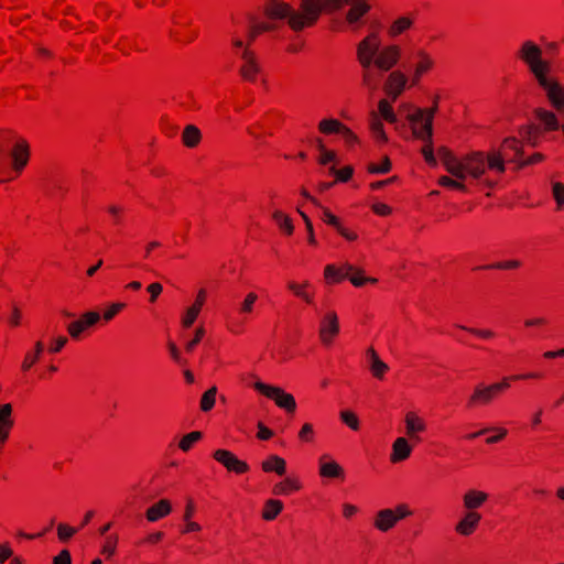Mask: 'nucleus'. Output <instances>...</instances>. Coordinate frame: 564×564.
Segmentation results:
<instances>
[{"label":"nucleus","mask_w":564,"mask_h":564,"mask_svg":"<svg viewBox=\"0 0 564 564\" xmlns=\"http://www.w3.org/2000/svg\"><path fill=\"white\" fill-rule=\"evenodd\" d=\"M346 4H349L350 9L346 12L345 19L352 26L370 10L366 0H300L296 9L289 3H275L268 13L273 18L288 19V25L294 32H301L313 26L322 12L339 11Z\"/></svg>","instance_id":"f257e3e1"},{"label":"nucleus","mask_w":564,"mask_h":564,"mask_svg":"<svg viewBox=\"0 0 564 564\" xmlns=\"http://www.w3.org/2000/svg\"><path fill=\"white\" fill-rule=\"evenodd\" d=\"M519 57L528 65L539 85L546 91V96L554 108H564V87L557 82L547 78L549 62L542 58V50L532 41H525L519 52Z\"/></svg>","instance_id":"f03ea898"},{"label":"nucleus","mask_w":564,"mask_h":564,"mask_svg":"<svg viewBox=\"0 0 564 564\" xmlns=\"http://www.w3.org/2000/svg\"><path fill=\"white\" fill-rule=\"evenodd\" d=\"M459 167L463 173L460 180H465L467 176L480 180L487 167L499 173H503L506 170L502 154L499 152L491 153L488 156H485L482 152H474L459 160Z\"/></svg>","instance_id":"7ed1b4c3"},{"label":"nucleus","mask_w":564,"mask_h":564,"mask_svg":"<svg viewBox=\"0 0 564 564\" xmlns=\"http://www.w3.org/2000/svg\"><path fill=\"white\" fill-rule=\"evenodd\" d=\"M349 281L357 288L362 286L366 282L376 283L377 279L362 276V271L356 269L350 263H344L340 268H336L333 264L325 267V279L327 281L339 282L344 279Z\"/></svg>","instance_id":"20e7f679"},{"label":"nucleus","mask_w":564,"mask_h":564,"mask_svg":"<svg viewBox=\"0 0 564 564\" xmlns=\"http://www.w3.org/2000/svg\"><path fill=\"white\" fill-rule=\"evenodd\" d=\"M30 155L29 144L24 140H19L10 152L7 151L4 142L0 140V172L8 167L7 158L12 160V167L17 173H20L28 164ZM2 181L0 180V183Z\"/></svg>","instance_id":"39448f33"},{"label":"nucleus","mask_w":564,"mask_h":564,"mask_svg":"<svg viewBox=\"0 0 564 564\" xmlns=\"http://www.w3.org/2000/svg\"><path fill=\"white\" fill-rule=\"evenodd\" d=\"M440 97L435 96L433 99V107L429 110L416 109L413 113L408 116V119L413 124H421L419 128H413V134L421 140L431 141L433 128L432 122L435 112L437 111V102Z\"/></svg>","instance_id":"423d86ee"},{"label":"nucleus","mask_w":564,"mask_h":564,"mask_svg":"<svg viewBox=\"0 0 564 564\" xmlns=\"http://www.w3.org/2000/svg\"><path fill=\"white\" fill-rule=\"evenodd\" d=\"M253 388L265 395L267 398L273 400L275 404L284 409L288 412H294L296 409V402L292 394L286 393L283 389L275 386H270L267 383H263L261 381H257L253 384Z\"/></svg>","instance_id":"0eeeda50"},{"label":"nucleus","mask_w":564,"mask_h":564,"mask_svg":"<svg viewBox=\"0 0 564 564\" xmlns=\"http://www.w3.org/2000/svg\"><path fill=\"white\" fill-rule=\"evenodd\" d=\"M378 33H370L357 45V58L362 68L372 67L376 56L380 50Z\"/></svg>","instance_id":"6e6552de"},{"label":"nucleus","mask_w":564,"mask_h":564,"mask_svg":"<svg viewBox=\"0 0 564 564\" xmlns=\"http://www.w3.org/2000/svg\"><path fill=\"white\" fill-rule=\"evenodd\" d=\"M214 458L225 466L229 471L243 474L249 470L246 462L240 460L236 455L227 449H218L214 453Z\"/></svg>","instance_id":"1a4fd4ad"},{"label":"nucleus","mask_w":564,"mask_h":564,"mask_svg":"<svg viewBox=\"0 0 564 564\" xmlns=\"http://www.w3.org/2000/svg\"><path fill=\"white\" fill-rule=\"evenodd\" d=\"M399 58L400 48L397 45H390L383 50H379L372 65L381 72H387L398 63Z\"/></svg>","instance_id":"9d476101"},{"label":"nucleus","mask_w":564,"mask_h":564,"mask_svg":"<svg viewBox=\"0 0 564 564\" xmlns=\"http://www.w3.org/2000/svg\"><path fill=\"white\" fill-rule=\"evenodd\" d=\"M339 332L338 317L335 312H328L325 314L321 322L319 337L325 345H329L332 339Z\"/></svg>","instance_id":"9b49d317"},{"label":"nucleus","mask_w":564,"mask_h":564,"mask_svg":"<svg viewBox=\"0 0 564 564\" xmlns=\"http://www.w3.org/2000/svg\"><path fill=\"white\" fill-rule=\"evenodd\" d=\"M239 55L245 62L240 67L241 76L247 80H254L256 74L260 72V66L257 62L254 53L249 48H245L239 53Z\"/></svg>","instance_id":"f8f14e48"},{"label":"nucleus","mask_w":564,"mask_h":564,"mask_svg":"<svg viewBox=\"0 0 564 564\" xmlns=\"http://www.w3.org/2000/svg\"><path fill=\"white\" fill-rule=\"evenodd\" d=\"M406 84V77L401 72H392L384 85L386 93L394 101L403 91Z\"/></svg>","instance_id":"ddd939ff"},{"label":"nucleus","mask_w":564,"mask_h":564,"mask_svg":"<svg viewBox=\"0 0 564 564\" xmlns=\"http://www.w3.org/2000/svg\"><path fill=\"white\" fill-rule=\"evenodd\" d=\"M437 154L446 171L456 178H462L463 173L459 167V160L446 148H440Z\"/></svg>","instance_id":"4468645a"},{"label":"nucleus","mask_w":564,"mask_h":564,"mask_svg":"<svg viewBox=\"0 0 564 564\" xmlns=\"http://www.w3.org/2000/svg\"><path fill=\"white\" fill-rule=\"evenodd\" d=\"M488 499L484 491L469 489L463 496V506L468 512H476Z\"/></svg>","instance_id":"2eb2a0df"},{"label":"nucleus","mask_w":564,"mask_h":564,"mask_svg":"<svg viewBox=\"0 0 564 564\" xmlns=\"http://www.w3.org/2000/svg\"><path fill=\"white\" fill-rule=\"evenodd\" d=\"M397 518L392 509L386 508L377 512L373 525L380 532H388L397 524Z\"/></svg>","instance_id":"dca6fc26"},{"label":"nucleus","mask_w":564,"mask_h":564,"mask_svg":"<svg viewBox=\"0 0 564 564\" xmlns=\"http://www.w3.org/2000/svg\"><path fill=\"white\" fill-rule=\"evenodd\" d=\"M480 519L481 516L478 512L467 511L455 529L462 535H470L476 530Z\"/></svg>","instance_id":"f3484780"},{"label":"nucleus","mask_w":564,"mask_h":564,"mask_svg":"<svg viewBox=\"0 0 564 564\" xmlns=\"http://www.w3.org/2000/svg\"><path fill=\"white\" fill-rule=\"evenodd\" d=\"M415 57H417V63L414 65V74L412 77V84L416 85L421 78V76L426 73L434 64L432 57L424 51L419 50L415 52Z\"/></svg>","instance_id":"a211bd4d"},{"label":"nucleus","mask_w":564,"mask_h":564,"mask_svg":"<svg viewBox=\"0 0 564 564\" xmlns=\"http://www.w3.org/2000/svg\"><path fill=\"white\" fill-rule=\"evenodd\" d=\"M172 511V505L166 499H161L153 506H151L147 512L145 517L147 520L150 522H156L161 520L162 518L169 516Z\"/></svg>","instance_id":"6ab92c4d"},{"label":"nucleus","mask_w":564,"mask_h":564,"mask_svg":"<svg viewBox=\"0 0 564 564\" xmlns=\"http://www.w3.org/2000/svg\"><path fill=\"white\" fill-rule=\"evenodd\" d=\"M404 422L406 435L415 441H420L417 433L425 431L426 425L424 421L421 417H419L415 413L409 412L405 415Z\"/></svg>","instance_id":"aec40b11"},{"label":"nucleus","mask_w":564,"mask_h":564,"mask_svg":"<svg viewBox=\"0 0 564 564\" xmlns=\"http://www.w3.org/2000/svg\"><path fill=\"white\" fill-rule=\"evenodd\" d=\"M412 453V447L408 440L398 437L392 444V453L390 459L392 463H399L406 459Z\"/></svg>","instance_id":"412c9836"},{"label":"nucleus","mask_w":564,"mask_h":564,"mask_svg":"<svg viewBox=\"0 0 564 564\" xmlns=\"http://www.w3.org/2000/svg\"><path fill=\"white\" fill-rule=\"evenodd\" d=\"M205 295H206L205 290H200L198 292L195 303L191 307L187 308L185 315L182 318V324L184 327L188 328L194 324V322L197 318V316L202 310V306L204 304Z\"/></svg>","instance_id":"4be33fe9"},{"label":"nucleus","mask_w":564,"mask_h":564,"mask_svg":"<svg viewBox=\"0 0 564 564\" xmlns=\"http://www.w3.org/2000/svg\"><path fill=\"white\" fill-rule=\"evenodd\" d=\"M367 356L370 361V370L372 375L378 379H382L386 371L389 369L388 365L379 358L373 348H369L367 350Z\"/></svg>","instance_id":"5701e85b"},{"label":"nucleus","mask_w":564,"mask_h":564,"mask_svg":"<svg viewBox=\"0 0 564 564\" xmlns=\"http://www.w3.org/2000/svg\"><path fill=\"white\" fill-rule=\"evenodd\" d=\"M262 469L265 473L275 471L278 475L282 476L286 471V463L282 457L271 455L267 460L262 462Z\"/></svg>","instance_id":"b1692460"},{"label":"nucleus","mask_w":564,"mask_h":564,"mask_svg":"<svg viewBox=\"0 0 564 564\" xmlns=\"http://www.w3.org/2000/svg\"><path fill=\"white\" fill-rule=\"evenodd\" d=\"M381 70H373L371 67L362 68V84L369 89L372 94L379 87L381 80Z\"/></svg>","instance_id":"393cba45"},{"label":"nucleus","mask_w":564,"mask_h":564,"mask_svg":"<svg viewBox=\"0 0 564 564\" xmlns=\"http://www.w3.org/2000/svg\"><path fill=\"white\" fill-rule=\"evenodd\" d=\"M202 139L200 130L194 124H187L182 133V141L187 148H195Z\"/></svg>","instance_id":"a878e982"},{"label":"nucleus","mask_w":564,"mask_h":564,"mask_svg":"<svg viewBox=\"0 0 564 564\" xmlns=\"http://www.w3.org/2000/svg\"><path fill=\"white\" fill-rule=\"evenodd\" d=\"M494 395L487 386L479 384L475 388L469 399V404H488L492 401Z\"/></svg>","instance_id":"bb28decb"},{"label":"nucleus","mask_w":564,"mask_h":564,"mask_svg":"<svg viewBox=\"0 0 564 564\" xmlns=\"http://www.w3.org/2000/svg\"><path fill=\"white\" fill-rule=\"evenodd\" d=\"M535 112L538 119L545 127V129L557 130L560 128L558 121L553 112L544 109H538Z\"/></svg>","instance_id":"cd10ccee"},{"label":"nucleus","mask_w":564,"mask_h":564,"mask_svg":"<svg viewBox=\"0 0 564 564\" xmlns=\"http://www.w3.org/2000/svg\"><path fill=\"white\" fill-rule=\"evenodd\" d=\"M319 474L323 477L338 478L344 475V470L336 462H321Z\"/></svg>","instance_id":"c85d7f7f"},{"label":"nucleus","mask_w":564,"mask_h":564,"mask_svg":"<svg viewBox=\"0 0 564 564\" xmlns=\"http://www.w3.org/2000/svg\"><path fill=\"white\" fill-rule=\"evenodd\" d=\"M283 503L280 500L270 499L265 502L262 517L267 521H271L282 511Z\"/></svg>","instance_id":"c756f323"},{"label":"nucleus","mask_w":564,"mask_h":564,"mask_svg":"<svg viewBox=\"0 0 564 564\" xmlns=\"http://www.w3.org/2000/svg\"><path fill=\"white\" fill-rule=\"evenodd\" d=\"M300 489V484L292 478H286L285 480L276 484L273 487V494L274 495H288L292 490Z\"/></svg>","instance_id":"7c9ffc66"},{"label":"nucleus","mask_w":564,"mask_h":564,"mask_svg":"<svg viewBox=\"0 0 564 564\" xmlns=\"http://www.w3.org/2000/svg\"><path fill=\"white\" fill-rule=\"evenodd\" d=\"M344 124L336 119H324L319 122L318 128L323 133H340Z\"/></svg>","instance_id":"2f4dec72"},{"label":"nucleus","mask_w":564,"mask_h":564,"mask_svg":"<svg viewBox=\"0 0 564 564\" xmlns=\"http://www.w3.org/2000/svg\"><path fill=\"white\" fill-rule=\"evenodd\" d=\"M12 405L10 403L0 404V429H11L13 426Z\"/></svg>","instance_id":"473e14b6"},{"label":"nucleus","mask_w":564,"mask_h":564,"mask_svg":"<svg viewBox=\"0 0 564 564\" xmlns=\"http://www.w3.org/2000/svg\"><path fill=\"white\" fill-rule=\"evenodd\" d=\"M371 116H372V119L370 122V129L372 131L373 137L379 141L386 142L387 135L384 133L383 124H382L380 118L375 112H372Z\"/></svg>","instance_id":"72a5a7b5"},{"label":"nucleus","mask_w":564,"mask_h":564,"mask_svg":"<svg viewBox=\"0 0 564 564\" xmlns=\"http://www.w3.org/2000/svg\"><path fill=\"white\" fill-rule=\"evenodd\" d=\"M43 349H44L43 343L40 340L36 341L34 354H31V352L26 354L24 361L22 364V369L25 371L29 370L37 361L41 354L43 352Z\"/></svg>","instance_id":"f704fd0d"},{"label":"nucleus","mask_w":564,"mask_h":564,"mask_svg":"<svg viewBox=\"0 0 564 564\" xmlns=\"http://www.w3.org/2000/svg\"><path fill=\"white\" fill-rule=\"evenodd\" d=\"M216 394H217L216 387H212L203 394L202 400H200L202 411L208 412L214 408Z\"/></svg>","instance_id":"c9c22d12"},{"label":"nucleus","mask_w":564,"mask_h":564,"mask_svg":"<svg viewBox=\"0 0 564 564\" xmlns=\"http://www.w3.org/2000/svg\"><path fill=\"white\" fill-rule=\"evenodd\" d=\"M273 219L285 234L291 235L293 232V225L291 219L283 213L276 210L273 213Z\"/></svg>","instance_id":"e433bc0d"},{"label":"nucleus","mask_w":564,"mask_h":564,"mask_svg":"<svg viewBox=\"0 0 564 564\" xmlns=\"http://www.w3.org/2000/svg\"><path fill=\"white\" fill-rule=\"evenodd\" d=\"M412 25V20L408 17L399 18L393 22L391 28L389 29V34L391 36H397L398 34L402 33L406 29H409Z\"/></svg>","instance_id":"4c0bfd02"},{"label":"nucleus","mask_w":564,"mask_h":564,"mask_svg":"<svg viewBox=\"0 0 564 564\" xmlns=\"http://www.w3.org/2000/svg\"><path fill=\"white\" fill-rule=\"evenodd\" d=\"M202 436H203V434L198 431L191 432L182 437L178 446L183 452H187L191 449V447L193 446V444L195 442H197L202 438Z\"/></svg>","instance_id":"58836bf2"},{"label":"nucleus","mask_w":564,"mask_h":564,"mask_svg":"<svg viewBox=\"0 0 564 564\" xmlns=\"http://www.w3.org/2000/svg\"><path fill=\"white\" fill-rule=\"evenodd\" d=\"M379 112L380 116L388 122L394 123L397 121V116L393 112L392 107L386 99H381L379 101Z\"/></svg>","instance_id":"ea45409f"},{"label":"nucleus","mask_w":564,"mask_h":564,"mask_svg":"<svg viewBox=\"0 0 564 564\" xmlns=\"http://www.w3.org/2000/svg\"><path fill=\"white\" fill-rule=\"evenodd\" d=\"M118 544V535L111 534L108 535L102 544L101 553L106 555L108 558L111 557L115 552Z\"/></svg>","instance_id":"a19ab883"},{"label":"nucleus","mask_w":564,"mask_h":564,"mask_svg":"<svg viewBox=\"0 0 564 564\" xmlns=\"http://www.w3.org/2000/svg\"><path fill=\"white\" fill-rule=\"evenodd\" d=\"M464 180H458L455 177L451 178L448 176H441L438 180V184L445 187L455 188L458 191H466V185L463 183Z\"/></svg>","instance_id":"79ce46f5"},{"label":"nucleus","mask_w":564,"mask_h":564,"mask_svg":"<svg viewBox=\"0 0 564 564\" xmlns=\"http://www.w3.org/2000/svg\"><path fill=\"white\" fill-rule=\"evenodd\" d=\"M505 149H509L514 152L516 158L512 161L518 162L522 155V148L516 138H506L502 143Z\"/></svg>","instance_id":"37998d69"},{"label":"nucleus","mask_w":564,"mask_h":564,"mask_svg":"<svg viewBox=\"0 0 564 564\" xmlns=\"http://www.w3.org/2000/svg\"><path fill=\"white\" fill-rule=\"evenodd\" d=\"M340 419L351 430L357 431L359 429L358 417L352 412H350V411L340 412Z\"/></svg>","instance_id":"c03bdc74"},{"label":"nucleus","mask_w":564,"mask_h":564,"mask_svg":"<svg viewBox=\"0 0 564 564\" xmlns=\"http://www.w3.org/2000/svg\"><path fill=\"white\" fill-rule=\"evenodd\" d=\"M458 327L460 329L467 330L468 333H470L475 336H478L480 338H484V339H490L495 336V333L490 329L471 328V327H466L463 325H458Z\"/></svg>","instance_id":"a18cd8bd"},{"label":"nucleus","mask_w":564,"mask_h":564,"mask_svg":"<svg viewBox=\"0 0 564 564\" xmlns=\"http://www.w3.org/2000/svg\"><path fill=\"white\" fill-rule=\"evenodd\" d=\"M288 286L296 296L301 297L307 303H312V295L305 292L300 284L290 282Z\"/></svg>","instance_id":"49530a36"},{"label":"nucleus","mask_w":564,"mask_h":564,"mask_svg":"<svg viewBox=\"0 0 564 564\" xmlns=\"http://www.w3.org/2000/svg\"><path fill=\"white\" fill-rule=\"evenodd\" d=\"M257 299H258L257 294L249 293L239 307L240 313H243V314L250 313L252 311L253 304L257 301Z\"/></svg>","instance_id":"de8ad7c7"},{"label":"nucleus","mask_w":564,"mask_h":564,"mask_svg":"<svg viewBox=\"0 0 564 564\" xmlns=\"http://www.w3.org/2000/svg\"><path fill=\"white\" fill-rule=\"evenodd\" d=\"M76 531L77 530L75 528L62 523L57 527V534L62 541H67L70 539L76 533Z\"/></svg>","instance_id":"09e8293b"},{"label":"nucleus","mask_w":564,"mask_h":564,"mask_svg":"<svg viewBox=\"0 0 564 564\" xmlns=\"http://www.w3.org/2000/svg\"><path fill=\"white\" fill-rule=\"evenodd\" d=\"M84 329H85L84 322H82L80 319L72 322L67 326V330H68L70 337L74 339H77Z\"/></svg>","instance_id":"8fccbe9b"},{"label":"nucleus","mask_w":564,"mask_h":564,"mask_svg":"<svg viewBox=\"0 0 564 564\" xmlns=\"http://www.w3.org/2000/svg\"><path fill=\"white\" fill-rule=\"evenodd\" d=\"M390 169H391L390 160L388 158H384L382 164H379V165L371 164L369 166V172L375 173V174H384V173H388L390 171Z\"/></svg>","instance_id":"3c124183"},{"label":"nucleus","mask_w":564,"mask_h":564,"mask_svg":"<svg viewBox=\"0 0 564 564\" xmlns=\"http://www.w3.org/2000/svg\"><path fill=\"white\" fill-rule=\"evenodd\" d=\"M100 319V315L97 312H87L82 315L80 321L84 322V328L95 325Z\"/></svg>","instance_id":"603ef678"},{"label":"nucleus","mask_w":564,"mask_h":564,"mask_svg":"<svg viewBox=\"0 0 564 564\" xmlns=\"http://www.w3.org/2000/svg\"><path fill=\"white\" fill-rule=\"evenodd\" d=\"M392 512L397 518V522L412 514V511L404 503L398 505L394 509H392Z\"/></svg>","instance_id":"864d4df0"},{"label":"nucleus","mask_w":564,"mask_h":564,"mask_svg":"<svg viewBox=\"0 0 564 564\" xmlns=\"http://www.w3.org/2000/svg\"><path fill=\"white\" fill-rule=\"evenodd\" d=\"M313 435H314L313 425L310 423H305L299 433L300 440L304 441V442H311L313 440Z\"/></svg>","instance_id":"5fc2aeb1"},{"label":"nucleus","mask_w":564,"mask_h":564,"mask_svg":"<svg viewBox=\"0 0 564 564\" xmlns=\"http://www.w3.org/2000/svg\"><path fill=\"white\" fill-rule=\"evenodd\" d=\"M520 261L518 260H510L506 262H497L491 265L484 267L485 269H516L520 267Z\"/></svg>","instance_id":"6e6d98bb"},{"label":"nucleus","mask_w":564,"mask_h":564,"mask_svg":"<svg viewBox=\"0 0 564 564\" xmlns=\"http://www.w3.org/2000/svg\"><path fill=\"white\" fill-rule=\"evenodd\" d=\"M553 196L561 207L564 204V185L562 183L553 184Z\"/></svg>","instance_id":"4d7b16f0"},{"label":"nucleus","mask_w":564,"mask_h":564,"mask_svg":"<svg viewBox=\"0 0 564 564\" xmlns=\"http://www.w3.org/2000/svg\"><path fill=\"white\" fill-rule=\"evenodd\" d=\"M297 212L302 216L303 220L305 221V225H306V228H307V232H308V242L312 243V245H315L316 240H315V237H314L312 221L310 220L308 216L305 213H303L300 208L297 209Z\"/></svg>","instance_id":"13d9d810"},{"label":"nucleus","mask_w":564,"mask_h":564,"mask_svg":"<svg viewBox=\"0 0 564 564\" xmlns=\"http://www.w3.org/2000/svg\"><path fill=\"white\" fill-rule=\"evenodd\" d=\"M323 215L322 219L327 223L328 225L335 227L336 229L339 228L340 224L336 216H334L328 209L322 208Z\"/></svg>","instance_id":"bf43d9fd"},{"label":"nucleus","mask_w":564,"mask_h":564,"mask_svg":"<svg viewBox=\"0 0 564 564\" xmlns=\"http://www.w3.org/2000/svg\"><path fill=\"white\" fill-rule=\"evenodd\" d=\"M204 333L205 332L203 327H199L195 330L194 338L191 341H188L185 346L187 351H192L194 349V347L200 341L202 337L204 336Z\"/></svg>","instance_id":"052dcab7"},{"label":"nucleus","mask_w":564,"mask_h":564,"mask_svg":"<svg viewBox=\"0 0 564 564\" xmlns=\"http://www.w3.org/2000/svg\"><path fill=\"white\" fill-rule=\"evenodd\" d=\"M54 564H72V556L67 550H63L59 552L57 556L53 560Z\"/></svg>","instance_id":"680f3d73"},{"label":"nucleus","mask_w":564,"mask_h":564,"mask_svg":"<svg viewBox=\"0 0 564 564\" xmlns=\"http://www.w3.org/2000/svg\"><path fill=\"white\" fill-rule=\"evenodd\" d=\"M162 290H163V286L160 283H158V282L151 283L148 286V291L151 294L150 301L155 302L156 297L161 294Z\"/></svg>","instance_id":"e2e57ef3"},{"label":"nucleus","mask_w":564,"mask_h":564,"mask_svg":"<svg viewBox=\"0 0 564 564\" xmlns=\"http://www.w3.org/2000/svg\"><path fill=\"white\" fill-rule=\"evenodd\" d=\"M169 350L174 361L180 365H186V360L181 357V354L174 343H169Z\"/></svg>","instance_id":"0e129e2a"},{"label":"nucleus","mask_w":564,"mask_h":564,"mask_svg":"<svg viewBox=\"0 0 564 564\" xmlns=\"http://www.w3.org/2000/svg\"><path fill=\"white\" fill-rule=\"evenodd\" d=\"M124 306L123 303H115L110 306L108 311L105 312L104 318L106 321H110L120 310Z\"/></svg>","instance_id":"69168bd1"},{"label":"nucleus","mask_w":564,"mask_h":564,"mask_svg":"<svg viewBox=\"0 0 564 564\" xmlns=\"http://www.w3.org/2000/svg\"><path fill=\"white\" fill-rule=\"evenodd\" d=\"M319 152H321V156L318 159V162L323 165H326L327 163L333 162L336 159L335 153L332 151H328L325 149L324 151H319Z\"/></svg>","instance_id":"338daca9"},{"label":"nucleus","mask_w":564,"mask_h":564,"mask_svg":"<svg viewBox=\"0 0 564 564\" xmlns=\"http://www.w3.org/2000/svg\"><path fill=\"white\" fill-rule=\"evenodd\" d=\"M258 430H259V432H258V437H259L260 440H269V438L273 435L272 431H271V430H269V429H268L265 425H263V423H261V422H259V423H258Z\"/></svg>","instance_id":"774afa93"}]
</instances>
